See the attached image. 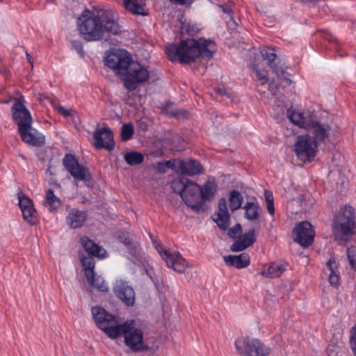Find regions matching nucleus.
I'll return each mask as SVG.
<instances>
[{
  "label": "nucleus",
  "mask_w": 356,
  "mask_h": 356,
  "mask_svg": "<svg viewBox=\"0 0 356 356\" xmlns=\"http://www.w3.org/2000/svg\"><path fill=\"white\" fill-rule=\"evenodd\" d=\"M265 200L267 203L274 202L273 193L270 191H265L264 193Z\"/></svg>",
  "instance_id": "6e6d98bb"
},
{
  "label": "nucleus",
  "mask_w": 356,
  "mask_h": 356,
  "mask_svg": "<svg viewBox=\"0 0 356 356\" xmlns=\"http://www.w3.org/2000/svg\"><path fill=\"white\" fill-rule=\"evenodd\" d=\"M270 67L278 76H282L285 73L284 69L282 67L277 66V65L275 63H274Z\"/></svg>",
  "instance_id": "3c124183"
},
{
  "label": "nucleus",
  "mask_w": 356,
  "mask_h": 356,
  "mask_svg": "<svg viewBox=\"0 0 356 356\" xmlns=\"http://www.w3.org/2000/svg\"><path fill=\"white\" fill-rule=\"evenodd\" d=\"M92 314L97 326L111 339L119 337L120 323L118 319L100 307H93Z\"/></svg>",
  "instance_id": "423d86ee"
},
{
  "label": "nucleus",
  "mask_w": 356,
  "mask_h": 356,
  "mask_svg": "<svg viewBox=\"0 0 356 356\" xmlns=\"http://www.w3.org/2000/svg\"><path fill=\"white\" fill-rule=\"evenodd\" d=\"M154 245L169 268H172L175 271L179 273L185 271L186 268L188 267V263L179 252L171 253L168 250H163L160 245L155 244Z\"/></svg>",
  "instance_id": "2eb2a0df"
},
{
  "label": "nucleus",
  "mask_w": 356,
  "mask_h": 356,
  "mask_svg": "<svg viewBox=\"0 0 356 356\" xmlns=\"http://www.w3.org/2000/svg\"><path fill=\"white\" fill-rule=\"evenodd\" d=\"M213 221L216 222L218 226L222 229V210L221 209V203L219 202V211L218 213H215L212 216Z\"/></svg>",
  "instance_id": "37998d69"
},
{
  "label": "nucleus",
  "mask_w": 356,
  "mask_h": 356,
  "mask_svg": "<svg viewBox=\"0 0 356 356\" xmlns=\"http://www.w3.org/2000/svg\"><path fill=\"white\" fill-rule=\"evenodd\" d=\"M80 243L84 250L90 255L97 257L98 258H104L106 257V251L95 244L87 236H82L80 238Z\"/></svg>",
  "instance_id": "393cba45"
},
{
  "label": "nucleus",
  "mask_w": 356,
  "mask_h": 356,
  "mask_svg": "<svg viewBox=\"0 0 356 356\" xmlns=\"http://www.w3.org/2000/svg\"><path fill=\"white\" fill-rule=\"evenodd\" d=\"M123 5L127 10L134 15H145L143 6L139 0H123Z\"/></svg>",
  "instance_id": "c756f323"
},
{
  "label": "nucleus",
  "mask_w": 356,
  "mask_h": 356,
  "mask_svg": "<svg viewBox=\"0 0 356 356\" xmlns=\"http://www.w3.org/2000/svg\"><path fill=\"white\" fill-rule=\"evenodd\" d=\"M286 266L282 263H273L267 269L264 270L261 274L270 278H275L280 277L285 270Z\"/></svg>",
  "instance_id": "c85d7f7f"
},
{
  "label": "nucleus",
  "mask_w": 356,
  "mask_h": 356,
  "mask_svg": "<svg viewBox=\"0 0 356 356\" xmlns=\"http://www.w3.org/2000/svg\"><path fill=\"white\" fill-rule=\"evenodd\" d=\"M217 192V184L213 180L209 179L202 187L200 194L202 201H211Z\"/></svg>",
  "instance_id": "bb28decb"
},
{
  "label": "nucleus",
  "mask_w": 356,
  "mask_h": 356,
  "mask_svg": "<svg viewBox=\"0 0 356 356\" xmlns=\"http://www.w3.org/2000/svg\"><path fill=\"white\" fill-rule=\"evenodd\" d=\"M224 261L229 266L241 269L250 265V258L248 253L242 252L238 255L229 254L224 256Z\"/></svg>",
  "instance_id": "b1692460"
},
{
  "label": "nucleus",
  "mask_w": 356,
  "mask_h": 356,
  "mask_svg": "<svg viewBox=\"0 0 356 356\" xmlns=\"http://www.w3.org/2000/svg\"><path fill=\"white\" fill-rule=\"evenodd\" d=\"M27 56H28V59H29V61L32 63V62L31 61V58L29 57V54H27Z\"/></svg>",
  "instance_id": "bf43d9fd"
},
{
  "label": "nucleus",
  "mask_w": 356,
  "mask_h": 356,
  "mask_svg": "<svg viewBox=\"0 0 356 356\" xmlns=\"http://www.w3.org/2000/svg\"><path fill=\"white\" fill-rule=\"evenodd\" d=\"M72 45L76 50V51L81 56H82L83 55V47L80 42L76 41V40L72 41Z\"/></svg>",
  "instance_id": "8fccbe9b"
},
{
  "label": "nucleus",
  "mask_w": 356,
  "mask_h": 356,
  "mask_svg": "<svg viewBox=\"0 0 356 356\" xmlns=\"http://www.w3.org/2000/svg\"><path fill=\"white\" fill-rule=\"evenodd\" d=\"M340 276L339 272L330 273L329 275V282L330 284L337 288L339 285Z\"/></svg>",
  "instance_id": "c03bdc74"
},
{
  "label": "nucleus",
  "mask_w": 356,
  "mask_h": 356,
  "mask_svg": "<svg viewBox=\"0 0 356 356\" xmlns=\"http://www.w3.org/2000/svg\"><path fill=\"white\" fill-rule=\"evenodd\" d=\"M245 218L254 220L258 218L259 207L257 203L247 202L244 205Z\"/></svg>",
  "instance_id": "2f4dec72"
},
{
  "label": "nucleus",
  "mask_w": 356,
  "mask_h": 356,
  "mask_svg": "<svg viewBox=\"0 0 356 356\" xmlns=\"http://www.w3.org/2000/svg\"><path fill=\"white\" fill-rule=\"evenodd\" d=\"M254 71L256 73L257 78L261 81V84H265L268 82V78L266 76V75L264 74L255 65H253Z\"/></svg>",
  "instance_id": "de8ad7c7"
},
{
  "label": "nucleus",
  "mask_w": 356,
  "mask_h": 356,
  "mask_svg": "<svg viewBox=\"0 0 356 356\" xmlns=\"http://www.w3.org/2000/svg\"><path fill=\"white\" fill-rule=\"evenodd\" d=\"M216 50L215 43L210 40L200 38L181 40L179 45L168 44L165 52L171 60L178 59L182 63H188L195 60L201 53L207 56Z\"/></svg>",
  "instance_id": "f03ea898"
},
{
  "label": "nucleus",
  "mask_w": 356,
  "mask_h": 356,
  "mask_svg": "<svg viewBox=\"0 0 356 356\" xmlns=\"http://www.w3.org/2000/svg\"><path fill=\"white\" fill-rule=\"evenodd\" d=\"M22 140L32 146H41L44 143V136L38 130L33 128L32 124L18 129Z\"/></svg>",
  "instance_id": "a211bd4d"
},
{
  "label": "nucleus",
  "mask_w": 356,
  "mask_h": 356,
  "mask_svg": "<svg viewBox=\"0 0 356 356\" xmlns=\"http://www.w3.org/2000/svg\"><path fill=\"white\" fill-rule=\"evenodd\" d=\"M317 145L309 135H300L294 145L297 157L302 161H310L316 156Z\"/></svg>",
  "instance_id": "9d476101"
},
{
  "label": "nucleus",
  "mask_w": 356,
  "mask_h": 356,
  "mask_svg": "<svg viewBox=\"0 0 356 356\" xmlns=\"http://www.w3.org/2000/svg\"><path fill=\"white\" fill-rule=\"evenodd\" d=\"M355 226V209L348 205L340 208L333 218L332 229L334 234L350 236Z\"/></svg>",
  "instance_id": "39448f33"
},
{
  "label": "nucleus",
  "mask_w": 356,
  "mask_h": 356,
  "mask_svg": "<svg viewBox=\"0 0 356 356\" xmlns=\"http://www.w3.org/2000/svg\"><path fill=\"white\" fill-rule=\"evenodd\" d=\"M287 115L293 124L300 127H306L305 118L303 114L294 110H288Z\"/></svg>",
  "instance_id": "473e14b6"
},
{
  "label": "nucleus",
  "mask_w": 356,
  "mask_h": 356,
  "mask_svg": "<svg viewBox=\"0 0 356 356\" xmlns=\"http://www.w3.org/2000/svg\"><path fill=\"white\" fill-rule=\"evenodd\" d=\"M314 136L313 141L317 145L328 137L330 127L327 124L312 122L309 125Z\"/></svg>",
  "instance_id": "a878e982"
},
{
  "label": "nucleus",
  "mask_w": 356,
  "mask_h": 356,
  "mask_svg": "<svg viewBox=\"0 0 356 356\" xmlns=\"http://www.w3.org/2000/svg\"><path fill=\"white\" fill-rule=\"evenodd\" d=\"M223 10L224 21L227 24L228 29L233 31H238V27L240 26L241 19L235 4L232 1H229L227 4L224 5Z\"/></svg>",
  "instance_id": "aec40b11"
},
{
  "label": "nucleus",
  "mask_w": 356,
  "mask_h": 356,
  "mask_svg": "<svg viewBox=\"0 0 356 356\" xmlns=\"http://www.w3.org/2000/svg\"><path fill=\"white\" fill-rule=\"evenodd\" d=\"M63 165L75 179L84 181L87 185L91 184V176L88 169L80 165L73 155H65L63 159Z\"/></svg>",
  "instance_id": "f8f14e48"
},
{
  "label": "nucleus",
  "mask_w": 356,
  "mask_h": 356,
  "mask_svg": "<svg viewBox=\"0 0 356 356\" xmlns=\"http://www.w3.org/2000/svg\"><path fill=\"white\" fill-rule=\"evenodd\" d=\"M327 266L330 273L338 272V264L334 259L330 258L327 262Z\"/></svg>",
  "instance_id": "09e8293b"
},
{
  "label": "nucleus",
  "mask_w": 356,
  "mask_h": 356,
  "mask_svg": "<svg viewBox=\"0 0 356 356\" xmlns=\"http://www.w3.org/2000/svg\"><path fill=\"white\" fill-rule=\"evenodd\" d=\"M77 29L83 38L89 42L106 39L110 34L121 32L117 13L105 9L85 10L77 19Z\"/></svg>",
  "instance_id": "f257e3e1"
},
{
  "label": "nucleus",
  "mask_w": 356,
  "mask_h": 356,
  "mask_svg": "<svg viewBox=\"0 0 356 356\" xmlns=\"http://www.w3.org/2000/svg\"><path fill=\"white\" fill-rule=\"evenodd\" d=\"M242 234V227L241 224L236 223L233 227L227 229V235L231 238H236Z\"/></svg>",
  "instance_id": "ea45409f"
},
{
  "label": "nucleus",
  "mask_w": 356,
  "mask_h": 356,
  "mask_svg": "<svg viewBox=\"0 0 356 356\" xmlns=\"http://www.w3.org/2000/svg\"><path fill=\"white\" fill-rule=\"evenodd\" d=\"M176 167H177L176 160H175L173 161H166L164 163L159 162L156 163V168L161 172H165L167 168H172L176 171Z\"/></svg>",
  "instance_id": "58836bf2"
},
{
  "label": "nucleus",
  "mask_w": 356,
  "mask_h": 356,
  "mask_svg": "<svg viewBox=\"0 0 356 356\" xmlns=\"http://www.w3.org/2000/svg\"><path fill=\"white\" fill-rule=\"evenodd\" d=\"M172 188L178 193L185 204L196 212L204 211L205 204L202 201L200 186L187 178L175 179Z\"/></svg>",
  "instance_id": "7ed1b4c3"
},
{
  "label": "nucleus",
  "mask_w": 356,
  "mask_h": 356,
  "mask_svg": "<svg viewBox=\"0 0 356 356\" xmlns=\"http://www.w3.org/2000/svg\"><path fill=\"white\" fill-rule=\"evenodd\" d=\"M130 60V54L123 49L108 51L104 58L105 65L112 69L120 78L124 74L126 67Z\"/></svg>",
  "instance_id": "1a4fd4ad"
},
{
  "label": "nucleus",
  "mask_w": 356,
  "mask_h": 356,
  "mask_svg": "<svg viewBox=\"0 0 356 356\" xmlns=\"http://www.w3.org/2000/svg\"><path fill=\"white\" fill-rule=\"evenodd\" d=\"M171 3L178 5H191L193 0H169Z\"/></svg>",
  "instance_id": "864d4df0"
},
{
  "label": "nucleus",
  "mask_w": 356,
  "mask_h": 356,
  "mask_svg": "<svg viewBox=\"0 0 356 356\" xmlns=\"http://www.w3.org/2000/svg\"><path fill=\"white\" fill-rule=\"evenodd\" d=\"M255 241V229H251L243 234L238 240L235 241L231 245L230 250L232 252L243 251L252 245Z\"/></svg>",
  "instance_id": "4be33fe9"
},
{
  "label": "nucleus",
  "mask_w": 356,
  "mask_h": 356,
  "mask_svg": "<svg viewBox=\"0 0 356 356\" xmlns=\"http://www.w3.org/2000/svg\"><path fill=\"white\" fill-rule=\"evenodd\" d=\"M86 219L87 213L86 211L73 209L66 216L65 221L70 228L78 229L84 225Z\"/></svg>",
  "instance_id": "5701e85b"
},
{
  "label": "nucleus",
  "mask_w": 356,
  "mask_h": 356,
  "mask_svg": "<svg viewBox=\"0 0 356 356\" xmlns=\"http://www.w3.org/2000/svg\"><path fill=\"white\" fill-rule=\"evenodd\" d=\"M347 256L352 267H356V247L352 246L347 249Z\"/></svg>",
  "instance_id": "a19ab883"
},
{
  "label": "nucleus",
  "mask_w": 356,
  "mask_h": 356,
  "mask_svg": "<svg viewBox=\"0 0 356 356\" xmlns=\"http://www.w3.org/2000/svg\"><path fill=\"white\" fill-rule=\"evenodd\" d=\"M322 36L327 40H330L331 42H334L336 40V38L334 37V35H333L330 32H329L328 31H323V33H322Z\"/></svg>",
  "instance_id": "603ef678"
},
{
  "label": "nucleus",
  "mask_w": 356,
  "mask_h": 356,
  "mask_svg": "<svg viewBox=\"0 0 356 356\" xmlns=\"http://www.w3.org/2000/svg\"><path fill=\"white\" fill-rule=\"evenodd\" d=\"M11 110L13 120L18 125V129L32 124L33 119L31 113L21 99H18L14 103Z\"/></svg>",
  "instance_id": "dca6fc26"
},
{
  "label": "nucleus",
  "mask_w": 356,
  "mask_h": 356,
  "mask_svg": "<svg viewBox=\"0 0 356 356\" xmlns=\"http://www.w3.org/2000/svg\"><path fill=\"white\" fill-rule=\"evenodd\" d=\"M223 95H224V96H226V97H229L228 94H227L225 90H224Z\"/></svg>",
  "instance_id": "13d9d810"
},
{
  "label": "nucleus",
  "mask_w": 356,
  "mask_h": 356,
  "mask_svg": "<svg viewBox=\"0 0 356 356\" xmlns=\"http://www.w3.org/2000/svg\"><path fill=\"white\" fill-rule=\"evenodd\" d=\"M228 204L229 209L234 211L241 208L243 202V197L241 193L236 190L229 192L228 198Z\"/></svg>",
  "instance_id": "7c9ffc66"
},
{
  "label": "nucleus",
  "mask_w": 356,
  "mask_h": 356,
  "mask_svg": "<svg viewBox=\"0 0 356 356\" xmlns=\"http://www.w3.org/2000/svg\"><path fill=\"white\" fill-rule=\"evenodd\" d=\"M124 244L129 252V259L136 265L142 272H145L149 278L155 282L152 274V266L149 262V259L145 257V254L142 253L141 249L139 248L136 243H131L129 240H125Z\"/></svg>",
  "instance_id": "9b49d317"
},
{
  "label": "nucleus",
  "mask_w": 356,
  "mask_h": 356,
  "mask_svg": "<svg viewBox=\"0 0 356 356\" xmlns=\"http://www.w3.org/2000/svg\"><path fill=\"white\" fill-rule=\"evenodd\" d=\"M115 295L127 305H133L135 302V292L127 282L118 280L114 286Z\"/></svg>",
  "instance_id": "6ab92c4d"
},
{
  "label": "nucleus",
  "mask_w": 356,
  "mask_h": 356,
  "mask_svg": "<svg viewBox=\"0 0 356 356\" xmlns=\"http://www.w3.org/2000/svg\"><path fill=\"white\" fill-rule=\"evenodd\" d=\"M134 134V126L131 123L124 124L122 127L121 137L123 140H127Z\"/></svg>",
  "instance_id": "e433bc0d"
},
{
  "label": "nucleus",
  "mask_w": 356,
  "mask_h": 356,
  "mask_svg": "<svg viewBox=\"0 0 356 356\" xmlns=\"http://www.w3.org/2000/svg\"><path fill=\"white\" fill-rule=\"evenodd\" d=\"M230 225V215L224 199V231Z\"/></svg>",
  "instance_id": "49530a36"
},
{
  "label": "nucleus",
  "mask_w": 356,
  "mask_h": 356,
  "mask_svg": "<svg viewBox=\"0 0 356 356\" xmlns=\"http://www.w3.org/2000/svg\"><path fill=\"white\" fill-rule=\"evenodd\" d=\"M24 219L29 223L34 225L38 221L37 212L34 207H29L28 209L22 211Z\"/></svg>",
  "instance_id": "f704fd0d"
},
{
  "label": "nucleus",
  "mask_w": 356,
  "mask_h": 356,
  "mask_svg": "<svg viewBox=\"0 0 356 356\" xmlns=\"http://www.w3.org/2000/svg\"><path fill=\"white\" fill-rule=\"evenodd\" d=\"M143 159V155L137 152H129L124 155V160L131 165H138L142 163Z\"/></svg>",
  "instance_id": "72a5a7b5"
},
{
  "label": "nucleus",
  "mask_w": 356,
  "mask_h": 356,
  "mask_svg": "<svg viewBox=\"0 0 356 356\" xmlns=\"http://www.w3.org/2000/svg\"><path fill=\"white\" fill-rule=\"evenodd\" d=\"M18 198H19V206L20 207L21 211L33 206V202L31 200V199L29 197L24 195V194L19 193L18 195Z\"/></svg>",
  "instance_id": "4c0bfd02"
},
{
  "label": "nucleus",
  "mask_w": 356,
  "mask_h": 356,
  "mask_svg": "<svg viewBox=\"0 0 356 356\" xmlns=\"http://www.w3.org/2000/svg\"><path fill=\"white\" fill-rule=\"evenodd\" d=\"M261 56L264 60H266L268 64L271 66L274 64V61L277 57L274 49L268 48L261 51Z\"/></svg>",
  "instance_id": "c9c22d12"
},
{
  "label": "nucleus",
  "mask_w": 356,
  "mask_h": 356,
  "mask_svg": "<svg viewBox=\"0 0 356 356\" xmlns=\"http://www.w3.org/2000/svg\"><path fill=\"white\" fill-rule=\"evenodd\" d=\"M94 146L97 149L104 148L108 150L113 149L115 143L111 130L108 127H104L96 130L93 134Z\"/></svg>",
  "instance_id": "f3484780"
},
{
  "label": "nucleus",
  "mask_w": 356,
  "mask_h": 356,
  "mask_svg": "<svg viewBox=\"0 0 356 356\" xmlns=\"http://www.w3.org/2000/svg\"><path fill=\"white\" fill-rule=\"evenodd\" d=\"M57 111H58L59 113H60L61 115H63L64 116H69L71 114L70 110H67L63 106H58Z\"/></svg>",
  "instance_id": "5fc2aeb1"
},
{
  "label": "nucleus",
  "mask_w": 356,
  "mask_h": 356,
  "mask_svg": "<svg viewBox=\"0 0 356 356\" xmlns=\"http://www.w3.org/2000/svg\"><path fill=\"white\" fill-rule=\"evenodd\" d=\"M149 77V72L139 63L130 60L124 74L121 79L124 81V86L129 90H134L137 83L145 81Z\"/></svg>",
  "instance_id": "6e6552de"
},
{
  "label": "nucleus",
  "mask_w": 356,
  "mask_h": 356,
  "mask_svg": "<svg viewBox=\"0 0 356 356\" xmlns=\"http://www.w3.org/2000/svg\"><path fill=\"white\" fill-rule=\"evenodd\" d=\"M235 347L243 356H268L272 350L260 340L248 337H241L236 339Z\"/></svg>",
  "instance_id": "0eeeda50"
},
{
  "label": "nucleus",
  "mask_w": 356,
  "mask_h": 356,
  "mask_svg": "<svg viewBox=\"0 0 356 356\" xmlns=\"http://www.w3.org/2000/svg\"><path fill=\"white\" fill-rule=\"evenodd\" d=\"M350 334V345L353 354L356 356V325L351 329Z\"/></svg>",
  "instance_id": "79ce46f5"
},
{
  "label": "nucleus",
  "mask_w": 356,
  "mask_h": 356,
  "mask_svg": "<svg viewBox=\"0 0 356 356\" xmlns=\"http://www.w3.org/2000/svg\"><path fill=\"white\" fill-rule=\"evenodd\" d=\"M181 31H186L188 35H194L198 32V29L194 25L187 24L182 26Z\"/></svg>",
  "instance_id": "a18cd8bd"
},
{
  "label": "nucleus",
  "mask_w": 356,
  "mask_h": 356,
  "mask_svg": "<svg viewBox=\"0 0 356 356\" xmlns=\"http://www.w3.org/2000/svg\"><path fill=\"white\" fill-rule=\"evenodd\" d=\"M176 172L181 175L193 176L203 172L200 163L195 160H176Z\"/></svg>",
  "instance_id": "412c9836"
},
{
  "label": "nucleus",
  "mask_w": 356,
  "mask_h": 356,
  "mask_svg": "<svg viewBox=\"0 0 356 356\" xmlns=\"http://www.w3.org/2000/svg\"><path fill=\"white\" fill-rule=\"evenodd\" d=\"M314 229L307 221L300 222L293 230L294 241L305 248L308 247L314 242Z\"/></svg>",
  "instance_id": "4468645a"
},
{
  "label": "nucleus",
  "mask_w": 356,
  "mask_h": 356,
  "mask_svg": "<svg viewBox=\"0 0 356 356\" xmlns=\"http://www.w3.org/2000/svg\"><path fill=\"white\" fill-rule=\"evenodd\" d=\"M135 321H127L120 325L119 337L124 335L125 344L134 351H143L149 349L143 339L141 329L134 327Z\"/></svg>",
  "instance_id": "20e7f679"
},
{
  "label": "nucleus",
  "mask_w": 356,
  "mask_h": 356,
  "mask_svg": "<svg viewBox=\"0 0 356 356\" xmlns=\"http://www.w3.org/2000/svg\"><path fill=\"white\" fill-rule=\"evenodd\" d=\"M44 205L50 211H56L61 207L60 198L54 194L52 189L46 191Z\"/></svg>",
  "instance_id": "cd10ccee"
},
{
  "label": "nucleus",
  "mask_w": 356,
  "mask_h": 356,
  "mask_svg": "<svg viewBox=\"0 0 356 356\" xmlns=\"http://www.w3.org/2000/svg\"><path fill=\"white\" fill-rule=\"evenodd\" d=\"M82 266L84 270L85 276L90 286L97 289L102 292L108 290L107 284L101 276H97L94 273L95 262L91 257L81 258Z\"/></svg>",
  "instance_id": "ddd939ff"
},
{
  "label": "nucleus",
  "mask_w": 356,
  "mask_h": 356,
  "mask_svg": "<svg viewBox=\"0 0 356 356\" xmlns=\"http://www.w3.org/2000/svg\"><path fill=\"white\" fill-rule=\"evenodd\" d=\"M266 205L268 212L270 216H273L275 213L274 202L267 203Z\"/></svg>",
  "instance_id": "4d7b16f0"
}]
</instances>
